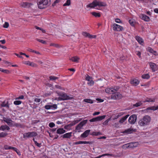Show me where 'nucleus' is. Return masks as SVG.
I'll return each mask as SVG.
<instances>
[{"label":"nucleus","instance_id":"nucleus-1","mask_svg":"<svg viewBox=\"0 0 158 158\" xmlns=\"http://www.w3.org/2000/svg\"><path fill=\"white\" fill-rule=\"evenodd\" d=\"M151 118L148 115H145L140 119L138 122L139 125L141 127H144L148 125L151 121Z\"/></svg>","mask_w":158,"mask_h":158},{"label":"nucleus","instance_id":"nucleus-2","mask_svg":"<svg viewBox=\"0 0 158 158\" xmlns=\"http://www.w3.org/2000/svg\"><path fill=\"white\" fill-rule=\"evenodd\" d=\"M106 6V3L101 2L99 0H94L92 3L89 4L87 5L86 7L87 8L90 7L91 8H94L95 7L98 6L99 7L105 6Z\"/></svg>","mask_w":158,"mask_h":158},{"label":"nucleus","instance_id":"nucleus-3","mask_svg":"<svg viewBox=\"0 0 158 158\" xmlns=\"http://www.w3.org/2000/svg\"><path fill=\"white\" fill-rule=\"evenodd\" d=\"M50 2V0H37V3L39 8L43 9L47 7Z\"/></svg>","mask_w":158,"mask_h":158},{"label":"nucleus","instance_id":"nucleus-4","mask_svg":"<svg viewBox=\"0 0 158 158\" xmlns=\"http://www.w3.org/2000/svg\"><path fill=\"white\" fill-rule=\"evenodd\" d=\"M73 98L72 96L67 95L65 93L60 91V100H70Z\"/></svg>","mask_w":158,"mask_h":158},{"label":"nucleus","instance_id":"nucleus-5","mask_svg":"<svg viewBox=\"0 0 158 158\" xmlns=\"http://www.w3.org/2000/svg\"><path fill=\"white\" fill-rule=\"evenodd\" d=\"M37 134L36 132L35 131H32L31 132H28L25 133L23 134V136L24 138H29L30 137H33L37 136Z\"/></svg>","mask_w":158,"mask_h":158},{"label":"nucleus","instance_id":"nucleus-6","mask_svg":"<svg viewBox=\"0 0 158 158\" xmlns=\"http://www.w3.org/2000/svg\"><path fill=\"white\" fill-rule=\"evenodd\" d=\"M123 96L119 93H113L111 96V98L114 100H119L121 99Z\"/></svg>","mask_w":158,"mask_h":158},{"label":"nucleus","instance_id":"nucleus-7","mask_svg":"<svg viewBox=\"0 0 158 158\" xmlns=\"http://www.w3.org/2000/svg\"><path fill=\"white\" fill-rule=\"evenodd\" d=\"M113 29L114 31H122L123 30V27L122 26L116 23L113 24Z\"/></svg>","mask_w":158,"mask_h":158},{"label":"nucleus","instance_id":"nucleus-8","mask_svg":"<svg viewBox=\"0 0 158 158\" xmlns=\"http://www.w3.org/2000/svg\"><path fill=\"white\" fill-rule=\"evenodd\" d=\"M137 144L136 143H129L123 145V148H134L137 146Z\"/></svg>","mask_w":158,"mask_h":158},{"label":"nucleus","instance_id":"nucleus-9","mask_svg":"<svg viewBox=\"0 0 158 158\" xmlns=\"http://www.w3.org/2000/svg\"><path fill=\"white\" fill-rule=\"evenodd\" d=\"M106 115L99 116L93 118L89 120L90 122H95L100 121L105 118Z\"/></svg>","mask_w":158,"mask_h":158},{"label":"nucleus","instance_id":"nucleus-10","mask_svg":"<svg viewBox=\"0 0 158 158\" xmlns=\"http://www.w3.org/2000/svg\"><path fill=\"white\" fill-rule=\"evenodd\" d=\"M85 80L88 81L87 84L89 85L92 86L94 85V82L93 80L92 77H90L88 75H87L86 76Z\"/></svg>","mask_w":158,"mask_h":158},{"label":"nucleus","instance_id":"nucleus-11","mask_svg":"<svg viewBox=\"0 0 158 158\" xmlns=\"http://www.w3.org/2000/svg\"><path fill=\"white\" fill-rule=\"evenodd\" d=\"M137 119V116L135 114H133L131 115L129 118L128 119L129 123L131 124H134L135 122Z\"/></svg>","mask_w":158,"mask_h":158},{"label":"nucleus","instance_id":"nucleus-12","mask_svg":"<svg viewBox=\"0 0 158 158\" xmlns=\"http://www.w3.org/2000/svg\"><path fill=\"white\" fill-rule=\"evenodd\" d=\"M32 5V4L31 3L28 2H21L20 4L21 6L26 8H28L30 7Z\"/></svg>","mask_w":158,"mask_h":158},{"label":"nucleus","instance_id":"nucleus-13","mask_svg":"<svg viewBox=\"0 0 158 158\" xmlns=\"http://www.w3.org/2000/svg\"><path fill=\"white\" fill-rule=\"evenodd\" d=\"M149 63L152 72H154L157 70V66L155 63L152 62H150Z\"/></svg>","mask_w":158,"mask_h":158},{"label":"nucleus","instance_id":"nucleus-14","mask_svg":"<svg viewBox=\"0 0 158 158\" xmlns=\"http://www.w3.org/2000/svg\"><path fill=\"white\" fill-rule=\"evenodd\" d=\"M139 17L141 19L146 22H149L150 20V18L144 14H141L140 15Z\"/></svg>","mask_w":158,"mask_h":158},{"label":"nucleus","instance_id":"nucleus-15","mask_svg":"<svg viewBox=\"0 0 158 158\" xmlns=\"http://www.w3.org/2000/svg\"><path fill=\"white\" fill-rule=\"evenodd\" d=\"M3 121L6 123L10 126H12L13 122V121L10 118H7L5 117L3 118Z\"/></svg>","mask_w":158,"mask_h":158},{"label":"nucleus","instance_id":"nucleus-16","mask_svg":"<svg viewBox=\"0 0 158 158\" xmlns=\"http://www.w3.org/2000/svg\"><path fill=\"white\" fill-rule=\"evenodd\" d=\"M44 108L47 110L54 109L56 108L57 106L56 104H53V105H47L45 106Z\"/></svg>","mask_w":158,"mask_h":158},{"label":"nucleus","instance_id":"nucleus-17","mask_svg":"<svg viewBox=\"0 0 158 158\" xmlns=\"http://www.w3.org/2000/svg\"><path fill=\"white\" fill-rule=\"evenodd\" d=\"M131 83L134 86H136L138 85L139 83V81L137 79H134L131 80Z\"/></svg>","mask_w":158,"mask_h":158},{"label":"nucleus","instance_id":"nucleus-18","mask_svg":"<svg viewBox=\"0 0 158 158\" xmlns=\"http://www.w3.org/2000/svg\"><path fill=\"white\" fill-rule=\"evenodd\" d=\"M90 131V130H86L83 134H81V137L83 138H86L87 137L89 134V133Z\"/></svg>","mask_w":158,"mask_h":158},{"label":"nucleus","instance_id":"nucleus-19","mask_svg":"<svg viewBox=\"0 0 158 158\" xmlns=\"http://www.w3.org/2000/svg\"><path fill=\"white\" fill-rule=\"evenodd\" d=\"M72 132H69L66 133L61 136V137L63 138H70L72 136Z\"/></svg>","mask_w":158,"mask_h":158},{"label":"nucleus","instance_id":"nucleus-20","mask_svg":"<svg viewBox=\"0 0 158 158\" xmlns=\"http://www.w3.org/2000/svg\"><path fill=\"white\" fill-rule=\"evenodd\" d=\"M91 144L92 142L86 141H79L74 143L75 144Z\"/></svg>","mask_w":158,"mask_h":158},{"label":"nucleus","instance_id":"nucleus-21","mask_svg":"<svg viewBox=\"0 0 158 158\" xmlns=\"http://www.w3.org/2000/svg\"><path fill=\"white\" fill-rule=\"evenodd\" d=\"M10 129V127L6 125H2L0 127V130L4 131L5 130H9Z\"/></svg>","mask_w":158,"mask_h":158},{"label":"nucleus","instance_id":"nucleus-22","mask_svg":"<svg viewBox=\"0 0 158 158\" xmlns=\"http://www.w3.org/2000/svg\"><path fill=\"white\" fill-rule=\"evenodd\" d=\"M79 58L77 56H75L72 57L70 60L73 62H78L79 60Z\"/></svg>","mask_w":158,"mask_h":158},{"label":"nucleus","instance_id":"nucleus-23","mask_svg":"<svg viewBox=\"0 0 158 158\" xmlns=\"http://www.w3.org/2000/svg\"><path fill=\"white\" fill-rule=\"evenodd\" d=\"M113 88H107L105 90V91L107 93L112 94L113 93Z\"/></svg>","mask_w":158,"mask_h":158},{"label":"nucleus","instance_id":"nucleus-24","mask_svg":"<svg viewBox=\"0 0 158 158\" xmlns=\"http://www.w3.org/2000/svg\"><path fill=\"white\" fill-rule=\"evenodd\" d=\"M0 106L1 107H6L8 108H9V106L8 104V102H7L6 103H5V102H3L1 104Z\"/></svg>","mask_w":158,"mask_h":158},{"label":"nucleus","instance_id":"nucleus-25","mask_svg":"<svg viewBox=\"0 0 158 158\" xmlns=\"http://www.w3.org/2000/svg\"><path fill=\"white\" fill-rule=\"evenodd\" d=\"M129 116V115H127L124 117L122 118L119 121V122L120 123H123L127 119L128 117Z\"/></svg>","mask_w":158,"mask_h":158},{"label":"nucleus","instance_id":"nucleus-26","mask_svg":"<svg viewBox=\"0 0 158 158\" xmlns=\"http://www.w3.org/2000/svg\"><path fill=\"white\" fill-rule=\"evenodd\" d=\"M135 38L139 44H142L143 43V40L139 36H135Z\"/></svg>","mask_w":158,"mask_h":158},{"label":"nucleus","instance_id":"nucleus-27","mask_svg":"<svg viewBox=\"0 0 158 158\" xmlns=\"http://www.w3.org/2000/svg\"><path fill=\"white\" fill-rule=\"evenodd\" d=\"M4 148L5 150H9V149H15L16 148L11 147L7 145H5L4 146Z\"/></svg>","mask_w":158,"mask_h":158},{"label":"nucleus","instance_id":"nucleus-28","mask_svg":"<svg viewBox=\"0 0 158 158\" xmlns=\"http://www.w3.org/2000/svg\"><path fill=\"white\" fill-rule=\"evenodd\" d=\"M158 109V106H153L150 107L148 108L147 109V110H157Z\"/></svg>","mask_w":158,"mask_h":158},{"label":"nucleus","instance_id":"nucleus-29","mask_svg":"<svg viewBox=\"0 0 158 158\" xmlns=\"http://www.w3.org/2000/svg\"><path fill=\"white\" fill-rule=\"evenodd\" d=\"M8 135V133L6 132H2L0 133V138H4Z\"/></svg>","mask_w":158,"mask_h":158},{"label":"nucleus","instance_id":"nucleus-30","mask_svg":"<svg viewBox=\"0 0 158 158\" xmlns=\"http://www.w3.org/2000/svg\"><path fill=\"white\" fill-rule=\"evenodd\" d=\"M142 77L144 79H148L150 76L148 74H144L142 75Z\"/></svg>","mask_w":158,"mask_h":158},{"label":"nucleus","instance_id":"nucleus-31","mask_svg":"<svg viewBox=\"0 0 158 158\" xmlns=\"http://www.w3.org/2000/svg\"><path fill=\"white\" fill-rule=\"evenodd\" d=\"M91 14L95 17H100L101 16L100 14L99 13H97L95 12H92Z\"/></svg>","mask_w":158,"mask_h":158},{"label":"nucleus","instance_id":"nucleus-32","mask_svg":"<svg viewBox=\"0 0 158 158\" xmlns=\"http://www.w3.org/2000/svg\"><path fill=\"white\" fill-rule=\"evenodd\" d=\"M155 100L154 99H152L151 98H147L146 100L144 101V102H155Z\"/></svg>","mask_w":158,"mask_h":158},{"label":"nucleus","instance_id":"nucleus-33","mask_svg":"<svg viewBox=\"0 0 158 158\" xmlns=\"http://www.w3.org/2000/svg\"><path fill=\"white\" fill-rule=\"evenodd\" d=\"M133 130L131 128H129L126 130L124 132V133H126L127 134H130L132 133Z\"/></svg>","mask_w":158,"mask_h":158},{"label":"nucleus","instance_id":"nucleus-34","mask_svg":"<svg viewBox=\"0 0 158 158\" xmlns=\"http://www.w3.org/2000/svg\"><path fill=\"white\" fill-rule=\"evenodd\" d=\"M83 101L86 102L91 104L93 103V101L90 99H85L83 100Z\"/></svg>","mask_w":158,"mask_h":158},{"label":"nucleus","instance_id":"nucleus-35","mask_svg":"<svg viewBox=\"0 0 158 158\" xmlns=\"http://www.w3.org/2000/svg\"><path fill=\"white\" fill-rule=\"evenodd\" d=\"M33 141H34V143L37 146V147L40 148L41 147V143H38L37 141H36L35 140V139L34 138H33Z\"/></svg>","mask_w":158,"mask_h":158},{"label":"nucleus","instance_id":"nucleus-36","mask_svg":"<svg viewBox=\"0 0 158 158\" xmlns=\"http://www.w3.org/2000/svg\"><path fill=\"white\" fill-rule=\"evenodd\" d=\"M71 1L70 0H67L66 2L63 5V6H69L70 5Z\"/></svg>","mask_w":158,"mask_h":158},{"label":"nucleus","instance_id":"nucleus-37","mask_svg":"<svg viewBox=\"0 0 158 158\" xmlns=\"http://www.w3.org/2000/svg\"><path fill=\"white\" fill-rule=\"evenodd\" d=\"M21 103L22 102L20 101L16 100L14 102V104L16 105H20Z\"/></svg>","mask_w":158,"mask_h":158},{"label":"nucleus","instance_id":"nucleus-38","mask_svg":"<svg viewBox=\"0 0 158 158\" xmlns=\"http://www.w3.org/2000/svg\"><path fill=\"white\" fill-rule=\"evenodd\" d=\"M29 66L33 67H37L38 66L36 64L31 62H30Z\"/></svg>","mask_w":158,"mask_h":158},{"label":"nucleus","instance_id":"nucleus-39","mask_svg":"<svg viewBox=\"0 0 158 158\" xmlns=\"http://www.w3.org/2000/svg\"><path fill=\"white\" fill-rule=\"evenodd\" d=\"M36 40L37 41L42 43V44H46V42L44 40H40V39H38L37 38L36 39Z\"/></svg>","mask_w":158,"mask_h":158},{"label":"nucleus","instance_id":"nucleus-40","mask_svg":"<svg viewBox=\"0 0 158 158\" xmlns=\"http://www.w3.org/2000/svg\"><path fill=\"white\" fill-rule=\"evenodd\" d=\"M82 34L83 36H85V37L89 38V34L86 32H82Z\"/></svg>","mask_w":158,"mask_h":158},{"label":"nucleus","instance_id":"nucleus-41","mask_svg":"<svg viewBox=\"0 0 158 158\" xmlns=\"http://www.w3.org/2000/svg\"><path fill=\"white\" fill-rule=\"evenodd\" d=\"M87 121V120H85L80 122V123L81 124V126L83 127L84 125L86 123Z\"/></svg>","mask_w":158,"mask_h":158},{"label":"nucleus","instance_id":"nucleus-42","mask_svg":"<svg viewBox=\"0 0 158 158\" xmlns=\"http://www.w3.org/2000/svg\"><path fill=\"white\" fill-rule=\"evenodd\" d=\"M82 126H81V124L79 123L78 125H77V126L76 127V130H80V129L81 127H82Z\"/></svg>","mask_w":158,"mask_h":158},{"label":"nucleus","instance_id":"nucleus-43","mask_svg":"<svg viewBox=\"0 0 158 158\" xmlns=\"http://www.w3.org/2000/svg\"><path fill=\"white\" fill-rule=\"evenodd\" d=\"M142 104V103H141V102H137L136 103L134 104L133 105V106H135V107H137L139 106H140Z\"/></svg>","mask_w":158,"mask_h":158},{"label":"nucleus","instance_id":"nucleus-44","mask_svg":"<svg viewBox=\"0 0 158 158\" xmlns=\"http://www.w3.org/2000/svg\"><path fill=\"white\" fill-rule=\"evenodd\" d=\"M119 89V86H116L114 87V88H113V93H115Z\"/></svg>","mask_w":158,"mask_h":158},{"label":"nucleus","instance_id":"nucleus-45","mask_svg":"<svg viewBox=\"0 0 158 158\" xmlns=\"http://www.w3.org/2000/svg\"><path fill=\"white\" fill-rule=\"evenodd\" d=\"M24 98V96L23 95H21L18 97L16 98H15V100H19V99H23Z\"/></svg>","mask_w":158,"mask_h":158},{"label":"nucleus","instance_id":"nucleus-46","mask_svg":"<svg viewBox=\"0 0 158 158\" xmlns=\"http://www.w3.org/2000/svg\"><path fill=\"white\" fill-rule=\"evenodd\" d=\"M49 126L50 127H53L55 126V124L53 122H50L48 124Z\"/></svg>","mask_w":158,"mask_h":158},{"label":"nucleus","instance_id":"nucleus-47","mask_svg":"<svg viewBox=\"0 0 158 158\" xmlns=\"http://www.w3.org/2000/svg\"><path fill=\"white\" fill-rule=\"evenodd\" d=\"M110 118H108V119L106 120L103 123V125H107L108 124L109 121L110 120Z\"/></svg>","mask_w":158,"mask_h":158},{"label":"nucleus","instance_id":"nucleus-48","mask_svg":"<svg viewBox=\"0 0 158 158\" xmlns=\"http://www.w3.org/2000/svg\"><path fill=\"white\" fill-rule=\"evenodd\" d=\"M2 72L7 74H8L10 73V71L8 70L4 69H2Z\"/></svg>","mask_w":158,"mask_h":158},{"label":"nucleus","instance_id":"nucleus-49","mask_svg":"<svg viewBox=\"0 0 158 158\" xmlns=\"http://www.w3.org/2000/svg\"><path fill=\"white\" fill-rule=\"evenodd\" d=\"M9 24L7 22H5L3 25V27L5 28H7L8 27Z\"/></svg>","mask_w":158,"mask_h":158},{"label":"nucleus","instance_id":"nucleus-50","mask_svg":"<svg viewBox=\"0 0 158 158\" xmlns=\"http://www.w3.org/2000/svg\"><path fill=\"white\" fill-rule=\"evenodd\" d=\"M50 79L51 80H56L58 78L55 77L54 76H51L49 77Z\"/></svg>","mask_w":158,"mask_h":158},{"label":"nucleus","instance_id":"nucleus-51","mask_svg":"<svg viewBox=\"0 0 158 158\" xmlns=\"http://www.w3.org/2000/svg\"><path fill=\"white\" fill-rule=\"evenodd\" d=\"M30 62L28 61H24L23 62V63L27 65H29Z\"/></svg>","mask_w":158,"mask_h":158},{"label":"nucleus","instance_id":"nucleus-52","mask_svg":"<svg viewBox=\"0 0 158 158\" xmlns=\"http://www.w3.org/2000/svg\"><path fill=\"white\" fill-rule=\"evenodd\" d=\"M13 150L15 151L19 155H21L20 152L19 150H18L16 148L15 149H13Z\"/></svg>","mask_w":158,"mask_h":158},{"label":"nucleus","instance_id":"nucleus-53","mask_svg":"<svg viewBox=\"0 0 158 158\" xmlns=\"http://www.w3.org/2000/svg\"><path fill=\"white\" fill-rule=\"evenodd\" d=\"M66 132V131L64 130L63 128H60V134H62Z\"/></svg>","mask_w":158,"mask_h":158},{"label":"nucleus","instance_id":"nucleus-54","mask_svg":"<svg viewBox=\"0 0 158 158\" xmlns=\"http://www.w3.org/2000/svg\"><path fill=\"white\" fill-rule=\"evenodd\" d=\"M129 22L131 26H134V22L132 21V20L131 19L129 20Z\"/></svg>","mask_w":158,"mask_h":158},{"label":"nucleus","instance_id":"nucleus-55","mask_svg":"<svg viewBox=\"0 0 158 158\" xmlns=\"http://www.w3.org/2000/svg\"><path fill=\"white\" fill-rule=\"evenodd\" d=\"M96 37V35H92L89 34V38L90 39L95 38Z\"/></svg>","mask_w":158,"mask_h":158},{"label":"nucleus","instance_id":"nucleus-56","mask_svg":"<svg viewBox=\"0 0 158 158\" xmlns=\"http://www.w3.org/2000/svg\"><path fill=\"white\" fill-rule=\"evenodd\" d=\"M147 51H148L151 53H152L153 52V50L151 48L148 47L147 48Z\"/></svg>","mask_w":158,"mask_h":158},{"label":"nucleus","instance_id":"nucleus-57","mask_svg":"<svg viewBox=\"0 0 158 158\" xmlns=\"http://www.w3.org/2000/svg\"><path fill=\"white\" fill-rule=\"evenodd\" d=\"M21 125L20 124L15 123L14 124H13V126L16 127H19Z\"/></svg>","mask_w":158,"mask_h":158},{"label":"nucleus","instance_id":"nucleus-58","mask_svg":"<svg viewBox=\"0 0 158 158\" xmlns=\"http://www.w3.org/2000/svg\"><path fill=\"white\" fill-rule=\"evenodd\" d=\"M115 22L118 23H122V22L120 19H116L115 20Z\"/></svg>","mask_w":158,"mask_h":158},{"label":"nucleus","instance_id":"nucleus-59","mask_svg":"<svg viewBox=\"0 0 158 158\" xmlns=\"http://www.w3.org/2000/svg\"><path fill=\"white\" fill-rule=\"evenodd\" d=\"M50 45L51 46H53L54 47H56L57 48L58 47H59L58 45L57 44H50Z\"/></svg>","mask_w":158,"mask_h":158},{"label":"nucleus","instance_id":"nucleus-60","mask_svg":"<svg viewBox=\"0 0 158 158\" xmlns=\"http://www.w3.org/2000/svg\"><path fill=\"white\" fill-rule=\"evenodd\" d=\"M41 101V99L40 98H36L35 99L34 101L36 102H40Z\"/></svg>","mask_w":158,"mask_h":158},{"label":"nucleus","instance_id":"nucleus-61","mask_svg":"<svg viewBox=\"0 0 158 158\" xmlns=\"http://www.w3.org/2000/svg\"><path fill=\"white\" fill-rule=\"evenodd\" d=\"M104 156H114V155L112 154L106 153L104 154Z\"/></svg>","mask_w":158,"mask_h":158},{"label":"nucleus","instance_id":"nucleus-62","mask_svg":"<svg viewBox=\"0 0 158 158\" xmlns=\"http://www.w3.org/2000/svg\"><path fill=\"white\" fill-rule=\"evenodd\" d=\"M90 135L92 136H96V132L94 131L91 133H90Z\"/></svg>","mask_w":158,"mask_h":158},{"label":"nucleus","instance_id":"nucleus-63","mask_svg":"<svg viewBox=\"0 0 158 158\" xmlns=\"http://www.w3.org/2000/svg\"><path fill=\"white\" fill-rule=\"evenodd\" d=\"M113 126L117 128L118 127H119L118 126V123H115L113 125Z\"/></svg>","mask_w":158,"mask_h":158},{"label":"nucleus","instance_id":"nucleus-64","mask_svg":"<svg viewBox=\"0 0 158 158\" xmlns=\"http://www.w3.org/2000/svg\"><path fill=\"white\" fill-rule=\"evenodd\" d=\"M59 2V0H56L55 1H54L53 3L52 4V5L53 6H54L56 5V3H58Z\"/></svg>","mask_w":158,"mask_h":158}]
</instances>
